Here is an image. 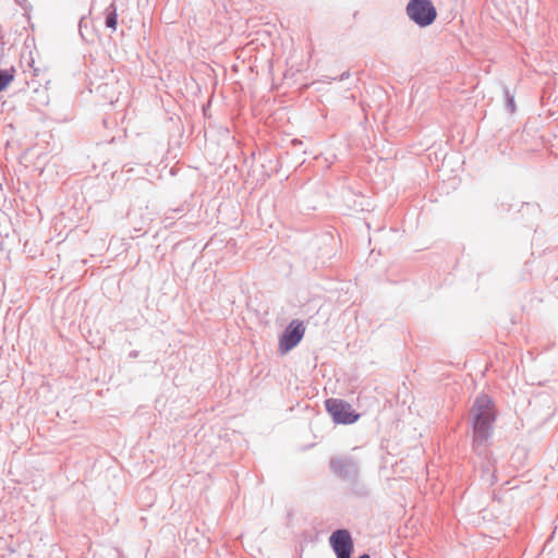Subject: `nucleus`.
I'll use <instances>...</instances> for the list:
<instances>
[{
	"mask_svg": "<svg viewBox=\"0 0 558 558\" xmlns=\"http://www.w3.org/2000/svg\"><path fill=\"white\" fill-rule=\"evenodd\" d=\"M473 445L475 447L486 446L493 435L496 411L494 403L485 393L477 396L470 410Z\"/></svg>",
	"mask_w": 558,
	"mask_h": 558,
	"instance_id": "nucleus-1",
	"label": "nucleus"
},
{
	"mask_svg": "<svg viewBox=\"0 0 558 558\" xmlns=\"http://www.w3.org/2000/svg\"><path fill=\"white\" fill-rule=\"evenodd\" d=\"M329 469L336 477L349 483L355 494L367 495L365 486L360 482L361 463L356 458L350 454L331 457Z\"/></svg>",
	"mask_w": 558,
	"mask_h": 558,
	"instance_id": "nucleus-2",
	"label": "nucleus"
},
{
	"mask_svg": "<svg viewBox=\"0 0 558 558\" xmlns=\"http://www.w3.org/2000/svg\"><path fill=\"white\" fill-rule=\"evenodd\" d=\"M405 12L409 19L420 27L432 25L437 17V10L432 0H410Z\"/></svg>",
	"mask_w": 558,
	"mask_h": 558,
	"instance_id": "nucleus-3",
	"label": "nucleus"
},
{
	"mask_svg": "<svg viewBox=\"0 0 558 558\" xmlns=\"http://www.w3.org/2000/svg\"><path fill=\"white\" fill-rule=\"evenodd\" d=\"M325 405L327 412L337 424H352L360 417V414L352 409L351 404L343 400L327 399Z\"/></svg>",
	"mask_w": 558,
	"mask_h": 558,
	"instance_id": "nucleus-4",
	"label": "nucleus"
},
{
	"mask_svg": "<svg viewBox=\"0 0 558 558\" xmlns=\"http://www.w3.org/2000/svg\"><path fill=\"white\" fill-rule=\"evenodd\" d=\"M305 332L303 322L294 319L283 330L279 338V351L281 354L290 352L302 340Z\"/></svg>",
	"mask_w": 558,
	"mask_h": 558,
	"instance_id": "nucleus-5",
	"label": "nucleus"
},
{
	"mask_svg": "<svg viewBox=\"0 0 558 558\" xmlns=\"http://www.w3.org/2000/svg\"><path fill=\"white\" fill-rule=\"evenodd\" d=\"M329 544L337 558H351L353 551V539L345 529H338L331 533Z\"/></svg>",
	"mask_w": 558,
	"mask_h": 558,
	"instance_id": "nucleus-6",
	"label": "nucleus"
},
{
	"mask_svg": "<svg viewBox=\"0 0 558 558\" xmlns=\"http://www.w3.org/2000/svg\"><path fill=\"white\" fill-rule=\"evenodd\" d=\"M117 12H118V9H117V5L114 2H111L105 11V14H106L105 25H106V27H108L112 31H116L117 25H118V13Z\"/></svg>",
	"mask_w": 558,
	"mask_h": 558,
	"instance_id": "nucleus-7",
	"label": "nucleus"
},
{
	"mask_svg": "<svg viewBox=\"0 0 558 558\" xmlns=\"http://www.w3.org/2000/svg\"><path fill=\"white\" fill-rule=\"evenodd\" d=\"M15 72L16 71L13 66L10 69L0 70V92L4 90L14 80Z\"/></svg>",
	"mask_w": 558,
	"mask_h": 558,
	"instance_id": "nucleus-8",
	"label": "nucleus"
},
{
	"mask_svg": "<svg viewBox=\"0 0 558 558\" xmlns=\"http://www.w3.org/2000/svg\"><path fill=\"white\" fill-rule=\"evenodd\" d=\"M504 95L506 99V108L509 112L515 111V102H514V95L511 94L510 89L508 87L504 88Z\"/></svg>",
	"mask_w": 558,
	"mask_h": 558,
	"instance_id": "nucleus-9",
	"label": "nucleus"
},
{
	"mask_svg": "<svg viewBox=\"0 0 558 558\" xmlns=\"http://www.w3.org/2000/svg\"><path fill=\"white\" fill-rule=\"evenodd\" d=\"M350 76V73L347 71V72H343L340 76H339V81H344L345 78H348Z\"/></svg>",
	"mask_w": 558,
	"mask_h": 558,
	"instance_id": "nucleus-10",
	"label": "nucleus"
},
{
	"mask_svg": "<svg viewBox=\"0 0 558 558\" xmlns=\"http://www.w3.org/2000/svg\"><path fill=\"white\" fill-rule=\"evenodd\" d=\"M292 145H293L294 147L301 146V145H302V141L294 138V140L292 141Z\"/></svg>",
	"mask_w": 558,
	"mask_h": 558,
	"instance_id": "nucleus-11",
	"label": "nucleus"
},
{
	"mask_svg": "<svg viewBox=\"0 0 558 558\" xmlns=\"http://www.w3.org/2000/svg\"><path fill=\"white\" fill-rule=\"evenodd\" d=\"M129 356H130L131 359H135V357H137V356H138V351H131V352L129 353Z\"/></svg>",
	"mask_w": 558,
	"mask_h": 558,
	"instance_id": "nucleus-12",
	"label": "nucleus"
},
{
	"mask_svg": "<svg viewBox=\"0 0 558 558\" xmlns=\"http://www.w3.org/2000/svg\"><path fill=\"white\" fill-rule=\"evenodd\" d=\"M359 558H371V556L368 554H363V555L359 556Z\"/></svg>",
	"mask_w": 558,
	"mask_h": 558,
	"instance_id": "nucleus-13",
	"label": "nucleus"
}]
</instances>
